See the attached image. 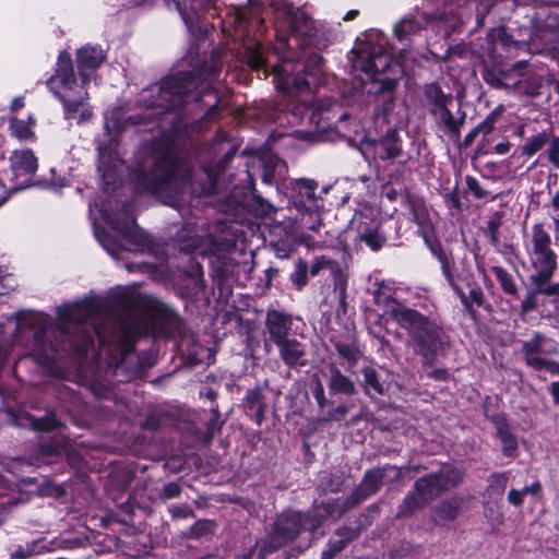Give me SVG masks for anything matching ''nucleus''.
<instances>
[{
    "label": "nucleus",
    "mask_w": 559,
    "mask_h": 559,
    "mask_svg": "<svg viewBox=\"0 0 559 559\" xmlns=\"http://www.w3.org/2000/svg\"><path fill=\"white\" fill-rule=\"evenodd\" d=\"M109 317L107 301L93 297L59 308L56 325L48 316L33 314L21 320L19 328L32 334L28 354L39 364H50L61 353L72 355L81 364L91 354L119 370L133 352L135 341L148 328L142 320L132 318L107 331L105 324Z\"/></svg>",
    "instance_id": "f257e3e1"
},
{
    "label": "nucleus",
    "mask_w": 559,
    "mask_h": 559,
    "mask_svg": "<svg viewBox=\"0 0 559 559\" xmlns=\"http://www.w3.org/2000/svg\"><path fill=\"white\" fill-rule=\"evenodd\" d=\"M223 67L222 53L213 50L202 61H197L191 71L178 72L165 78L160 83L143 88L138 97L139 105L144 109L140 116H123L121 109L114 108L105 114V136L108 141H98V170L104 180L109 182L116 176L120 159L116 153V135L131 124H145L159 119L167 111L185 104L202 102L207 107L217 104V95L213 82Z\"/></svg>",
    "instance_id": "f03ea898"
},
{
    "label": "nucleus",
    "mask_w": 559,
    "mask_h": 559,
    "mask_svg": "<svg viewBox=\"0 0 559 559\" xmlns=\"http://www.w3.org/2000/svg\"><path fill=\"white\" fill-rule=\"evenodd\" d=\"M350 68L355 75L362 81L360 95L366 99L361 105L381 102V108L376 112V121L396 128L394 118L395 107L393 92L396 88V79L386 75L391 71L392 57L381 44L371 40H357L349 57Z\"/></svg>",
    "instance_id": "7ed1b4c3"
},
{
    "label": "nucleus",
    "mask_w": 559,
    "mask_h": 559,
    "mask_svg": "<svg viewBox=\"0 0 559 559\" xmlns=\"http://www.w3.org/2000/svg\"><path fill=\"white\" fill-rule=\"evenodd\" d=\"M134 171L139 189L154 195L176 197L188 175L182 169L177 142L168 138L152 142Z\"/></svg>",
    "instance_id": "20e7f679"
},
{
    "label": "nucleus",
    "mask_w": 559,
    "mask_h": 559,
    "mask_svg": "<svg viewBox=\"0 0 559 559\" xmlns=\"http://www.w3.org/2000/svg\"><path fill=\"white\" fill-rule=\"evenodd\" d=\"M329 516L335 518V510L330 501L317 507L311 516L296 511L283 512L275 520L267 536L258 540L254 548L238 559H265L269 554L293 542L301 532L309 531L312 534Z\"/></svg>",
    "instance_id": "39448f33"
},
{
    "label": "nucleus",
    "mask_w": 559,
    "mask_h": 559,
    "mask_svg": "<svg viewBox=\"0 0 559 559\" xmlns=\"http://www.w3.org/2000/svg\"><path fill=\"white\" fill-rule=\"evenodd\" d=\"M48 88L63 104L67 120L78 119V123L87 121L92 110L86 103L87 92L75 79L71 56L61 51L56 64V73L46 82Z\"/></svg>",
    "instance_id": "423d86ee"
},
{
    "label": "nucleus",
    "mask_w": 559,
    "mask_h": 559,
    "mask_svg": "<svg viewBox=\"0 0 559 559\" xmlns=\"http://www.w3.org/2000/svg\"><path fill=\"white\" fill-rule=\"evenodd\" d=\"M99 212L103 221L115 231V236H110L106 230L97 226H94V234L102 247L111 257L119 259L122 250L153 251L154 243L152 239L135 224L132 216L126 215L123 219H118L106 210H100Z\"/></svg>",
    "instance_id": "0eeeda50"
},
{
    "label": "nucleus",
    "mask_w": 559,
    "mask_h": 559,
    "mask_svg": "<svg viewBox=\"0 0 559 559\" xmlns=\"http://www.w3.org/2000/svg\"><path fill=\"white\" fill-rule=\"evenodd\" d=\"M274 72L286 92L310 93L322 81L323 58L313 52L302 63L284 60L282 64L274 66Z\"/></svg>",
    "instance_id": "6e6552de"
},
{
    "label": "nucleus",
    "mask_w": 559,
    "mask_h": 559,
    "mask_svg": "<svg viewBox=\"0 0 559 559\" xmlns=\"http://www.w3.org/2000/svg\"><path fill=\"white\" fill-rule=\"evenodd\" d=\"M392 316L402 328L408 330L415 349L429 360L440 344L438 329L417 311L401 305L392 309Z\"/></svg>",
    "instance_id": "1a4fd4ad"
},
{
    "label": "nucleus",
    "mask_w": 559,
    "mask_h": 559,
    "mask_svg": "<svg viewBox=\"0 0 559 559\" xmlns=\"http://www.w3.org/2000/svg\"><path fill=\"white\" fill-rule=\"evenodd\" d=\"M290 204L297 214L295 223L309 230L321 225L320 204L316 197L317 183L310 179H296L290 183Z\"/></svg>",
    "instance_id": "9d476101"
},
{
    "label": "nucleus",
    "mask_w": 559,
    "mask_h": 559,
    "mask_svg": "<svg viewBox=\"0 0 559 559\" xmlns=\"http://www.w3.org/2000/svg\"><path fill=\"white\" fill-rule=\"evenodd\" d=\"M525 248L532 270L531 275H540L557 270V253L552 249L549 233L542 224L533 225L526 237Z\"/></svg>",
    "instance_id": "9b49d317"
},
{
    "label": "nucleus",
    "mask_w": 559,
    "mask_h": 559,
    "mask_svg": "<svg viewBox=\"0 0 559 559\" xmlns=\"http://www.w3.org/2000/svg\"><path fill=\"white\" fill-rule=\"evenodd\" d=\"M449 479L442 474H431L416 480L414 490L408 492L399 507L397 516L407 518L423 509L449 488Z\"/></svg>",
    "instance_id": "f8f14e48"
},
{
    "label": "nucleus",
    "mask_w": 559,
    "mask_h": 559,
    "mask_svg": "<svg viewBox=\"0 0 559 559\" xmlns=\"http://www.w3.org/2000/svg\"><path fill=\"white\" fill-rule=\"evenodd\" d=\"M306 110L313 133L321 140L331 139L330 131L341 133L340 124L349 117V112L332 99L318 100L312 107L307 106Z\"/></svg>",
    "instance_id": "ddd939ff"
},
{
    "label": "nucleus",
    "mask_w": 559,
    "mask_h": 559,
    "mask_svg": "<svg viewBox=\"0 0 559 559\" xmlns=\"http://www.w3.org/2000/svg\"><path fill=\"white\" fill-rule=\"evenodd\" d=\"M378 212L371 206H364L356 211L350 226L356 229V240L364 241L371 250L377 251L382 248L386 238L380 233V223L377 219Z\"/></svg>",
    "instance_id": "4468645a"
},
{
    "label": "nucleus",
    "mask_w": 559,
    "mask_h": 559,
    "mask_svg": "<svg viewBox=\"0 0 559 559\" xmlns=\"http://www.w3.org/2000/svg\"><path fill=\"white\" fill-rule=\"evenodd\" d=\"M558 352L557 343L540 332H535L530 340L522 343L521 354L525 364L539 371L540 365L545 361L544 356L554 355Z\"/></svg>",
    "instance_id": "2eb2a0df"
},
{
    "label": "nucleus",
    "mask_w": 559,
    "mask_h": 559,
    "mask_svg": "<svg viewBox=\"0 0 559 559\" xmlns=\"http://www.w3.org/2000/svg\"><path fill=\"white\" fill-rule=\"evenodd\" d=\"M234 241L227 238L218 239L210 234L197 235L189 240L183 239L179 249L187 253L200 254L202 257H223L234 247Z\"/></svg>",
    "instance_id": "dca6fc26"
},
{
    "label": "nucleus",
    "mask_w": 559,
    "mask_h": 559,
    "mask_svg": "<svg viewBox=\"0 0 559 559\" xmlns=\"http://www.w3.org/2000/svg\"><path fill=\"white\" fill-rule=\"evenodd\" d=\"M10 166L15 179L13 190H22L31 186L38 162L33 151L16 150L10 156Z\"/></svg>",
    "instance_id": "f3484780"
},
{
    "label": "nucleus",
    "mask_w": 559,
    "mask_h": 559,
    "mask_svg": "<svg viewBox=\"0 0 559 559\" xmlns=\"http://www.w3.org/2000/svg\"><path fill=\"white\" fill-rule=\"evenodd\" d=\"M215 2L216 0H177L173 3L189 32L193 35H202L205 29L200 24L201 13L215 8Z\"/></svg>",
    "instance_id": "a211bd4d"
},
{
    "label": "nucleus",
    "mask_w": 559,
    "mask_h": 559,
    "mask_svg": "<svg viewBox=\"0 0 559 559\" xmlns=\"http://www.w3.org/2000/svg\"><path fill=\"white\" fill-rule=\"evenodd\" d=\"M382 479L383 472L381 469L368 471L365 474V477L361 480V483L358 485V487L355 489L350 498L345 503H343L342 506H338L337 503H331L335 510V518L340 516L354 504L376 493L380 489Z\"/></svg>",
    "instance_id": "6ab92c4d"
},
{
    "label": "nucleus",
    "mask_w": 559,
    "mask_h": 559,
    "mask_svg": "<svg viewBox=\"0 0 559 559\" xmlns=\"http://www.w3.org/2000/svg\"><path fill=\"white\" fill-rule=\"evenodd\" d=\"M278 14L283 15L284 23L292 32L288 39L284 38L280 40V46L282 48L290 47V40L293 39L294 34L306 35L310 31V19L300 9H295L293 4L284 3L282 9L278 11Z\"/></svg>",
    "instance_id": "aec40b11"
},
{
    "label": "nucleus",
    "mask_w": 559,
    "mask_h": 559,
    "mask_svg": "<svg viewBox=\"0 0 559 559\" xmlns=\"http://www.w3.org/2000/svg\"><path fill=\"white\" fill-rule=\"evenodd\" d=\"M426 96L435 104L433 114L444 124L450 135L454 134V119L449 109L451 96L444 94L437 84L426 87Z\"/></svg>",
    "instance_id": "412c9836"
},
{
    "label": "nucleus",
    "mask_w": 559,
    "mask_h": 559,
    "mask_svg": "<svg viewBox=\"0 0 559 559\" xmlns=\"http://www.w3.org/2000/svg\"><path fill=\"white\" fill-rule=\"evenodd\" d=\"M292 324L293 319L289 314L281 312L275 309L267 310L265 318V326L270 335V340L274 344L288 338V333L292 330Z\"/></svg>",
    "instance_id": "4be33fe9"
},
{
    "label": "nucleus",
    "mask_w": 559,
    "mask_h": 559,
    "mask_svg": "<svg viewBox=\"0 0 559 559\" xmlns=\"http://www.w3.org/2000/svg\"><path fill=\"white\" fill-rule=\"evenodd\" d=\"M105 59L100 48L85 46L78 50L76 64L83 83L91 79L92 73L103 63Z\"/></svg>",
    "instance_id": "5701e85b"
},
{
    "label": "nucleus",
    "mask_w": 559,
    "mask_h": 559,
    "mask_svg": "<svg viewBox=\"0 0 559 559\" xmlns=\"http://www.w3.org/2000/svg\"><path fill=\"white\" fill-rule=\"evenodd\" d=\"M259 163L262 168L261 178L263 183L272 186L277 183L280 179L284 178L286 174V164L273 153H263L259 158Z\"/></svg>",
    "instance_id": "b1692460"
},
{
    "label": "nucleus",
    "mask_w": 559,
    "mask_h": 559,
    "mask_svg": "<svg viewBox=\"0 0 559 559\" xmlns=\"http://www.w3.org/2000/svg\"><path fill=\"white\" fill-rule=\"evenodd\" d=\"M284 364L290 368L305 364L300 360L306 355L305 345L295 338H286L275 344Z\"/></svg>",
    "instance_id": "393cba45"
},
{
    "label": "nucleus",
    "mask_w": 559,
    "mask_h": 559,
    "mask_svg": "<svg viewBox=\"0 0 559 559\" xmlns=\"http://www.w3.org/2000/svg\"><path fill=\"white\" fill-rule=\"evenodd\" d=\"M374 150L381 159L397 157L401 154L402 144L396 128L389 127L385 135L376 142Z\"/></svg>",
    "instance_id": "a878e982"
},
{
    "label": "nucleus",
    "mask_w": 559,
    "mask_h": 559,
    "mask_svg": "<svg viewBox=\"0 0 559 559\" xmlns=\"http://www.w3.org/2000/svg\"><path fill=\"white\" fill-rule=\"evenodd\" d=\"M460 299L469 317L477 322L479 320V309L485 306V298L480 287H468L467 292H460Z\"/></svg>",
    "instance_id": "bb28decb"
},
{
    "label": "nucleus",
    "mask_w": 559,
    "mask_h": 559,
    "mask_svg": "<svg viewBox=\"0 0 559 559\" xmlns=\"http://www.w3.org/2000/svg\"><path fill=\"white\" fill-rule=\"evenodd\" d=\"M428 23V16L423 12L404 16L394 27L396 37L402 40L408 35L416 34Z\"/></svg>",
    "instance_id": "cd10ccee"
},
{
    "label": "nucleus",
    "mask_w": 559,
    "mask_h": 559,
    "mask_svg": "<svg viewBox=\"0 0 559 559\" xmlns=\"http://www.w3.org/2000/svg\"><path fill=\"white\" fill-rule=\"evenodd\" d=\"M555 272H547L540 275H530L531 286H537V292L550 298L552 302L559 304V283L551 281Z\"/></svg>",
    "instance_id": "c85d7f7f"
},
{
    "label": "nucleus",
    "mask_w": 559,
    "mask_h": 559,
    "mask_svg": "<svg viewBox=\"0 0 559 559\" xmlns=\"http://www.w3.org/2000/svg\"><path fill=\"white\" fill-rule=\"evenodd\" d=\"M357 535L356 530L342 527L336 532V537L329 542V547L322 552V559H332L346 544Z\"/></svg>",
    "instance_id": "c756f323"
},
{
    "label": "nucleus",
    "mask_w": 559,
    "mask_h": 559,
    "mask_svg": "<svg viewBox=\"0 0 559 559\" xmlns=\"http://www.w3.org/2000/svg\"><path fill=\"white\" fill-rule=\"evenodd\" d=\"M364 389L367 395L374 397L384 393V382L381 381L380 372L373 367L362 369Z\"/></svg>",
    "instance_id": "7c9ffc66"
},
{
    "label": "nucleus",
    "mask_w": 559,
    "mask_h": 559,
    "mask_svg": "<svg viewBox=\"0 0 559 559\" xmlns=\"http://www.w3.org/2000/svg\"><path fill=\"white\" fill-rule=\"evenodd\" d=\"M329 386L335 393L353 395L356 392L354 382L336 368L331 370Z\"/></svg>",
    "instance_id": "2f4dec72"
},
{
    "label": "nucleus",
    "mask_w": 559,
    "mask_h": 559,
    "mask_svg": "<svg viewBox=\"0 0 559 559\" xmlns=\"http://www.w3.org/2000/svg\"><path fill=\"white\" fill-rule=\"evenodd\" d=\"M492 274L496 276L501 289L504 294L510 296H518L519 289L514 281V276L501 266H492Z\"/></svg>",
    "instance_id": "473e14b6"
},
{
    "label": "nucleus",
    "mask_w": 559,
    "mask_h": 559,
    "mask_svg": "<svg viewBox=\"0 0 559 559\" xmlns=\"http://www.w3.org/2000/svg\"><path fill=\"white\" fill-rule=\"evenodd\" d=\"M550 133L544 130L528 139L522 146V153L526 156H533L548 144Z\"/></svg>",
    "instance_id": "72a5a7b5"
},
{
    "label": "nucleus",
    "mask_w": 559,
    "mask_h": 559,
    "mask_svg": "<svg viewBox=\"0 0 559 559\" xmlns=\"http://www.w3.org/2000/svg\"><path fill=\"white\" fill-rule=\"evenodd\" d=\"M0 497L7 498L5 501L0 503L1 507L13 504L19 501V493L16 492L15 483L2 474H0Z\"/></svg>",
    "instance_id": "f704fd0d"
},
{
    "label": "nucleus",
    "mask_w": 559,
    "mask_h": 559,
    "mask_svg": "<svg viewBox=\"0 0 559 559\" xmlns=\"http://www.w3.org/2000/svg\"><path fill=\"white\" fill-rule=\"evenodd\" d=\"M431 5L433 14L439 20H445L454 13V0H426Z\"/></svg>",
    "instance_id": "c9c22d12"
},
{
    "label": "nucleus",
    "mask_w": 559,
    "mask_h": 559,
    "mask_svg": "<svg viewBox=\"0 0 559 559\" xmlns=\"http://www.w3.org/2000/svg\"><path fill=\"white\" fill-rule=\"evenodd\" d=\"M510 472L493 473L488 477V491L502 496L509 481Z\"/></svg>",
    "instance_id": "e433bc0d"
},
{
    "label": "nucleus",
    "mask_w": 559,
    "mask_h": 559,
    "mask_svg": "<svg viewBox=\"0 0 559 559\" xmlns=\"http://www.w3.org/2000/svg\"><path fill=\"white\" fill-rule=\"evenodd\" d=\"M246 401L248 408L255 413L257 423L260 424L263 419L264 404L262 402V395L259 390H250L247 392Z\"/></svg>",
    "instance_id": "4c0bfd02"
},
{
    "label": "nucleus",
    "mask_w": 559,
    "mask_h": 559,
    "mask_svg": "<svg viewBox=\"0 0 559 559\" xmlns=\"http://www.w3.org/2000/svg\"><path fill=\"white\" fill-rule=\"evenodd\" d=\"M498 116V110H495L484 120V122L480 126L472 129L464 139V146H468L474 141V139L476 138L480 130L484 131V133L490 132L493 129V123L496 122Z\"/></svg>",
    "instance_id": "58836bf2"
},
{
    "label": "nucleus",
    "mask_w": 559,
    "mask_h": 559,
    "mask_svg": "<svg viewBox=\"0 0 559 559\" xmlns=\"http://www.w3.org/2000/svg\"><path fill=\"white\" fill-rule=\"evenodd\" d=\"M308 265L306 261L299 259L295 264V270L290 274V281L298 288L301 289L306 286L308 277Z\"/></svg>",
    "instance_id": "ea45409f"
},
{
    "label": "nucleus",
    "mask_w": 559,
    "mask_h": 559,
    "mask_svg": "<svg viewBox=\"0 0 559 559\" xmlns=\"http://www.w3.org/2000/svg\"><path fill=\"white\" fill-rule=\"evenodd\" d=\"M246 58L249 66L259 71L265 66V58L260 46H251L247 48Z\"/></svg>",
    "instance_id": "a19ab883"
},
{
    "label": "nucleus",
    "mask_w": 559,
    "mask_h": 559,
    "mask_svg": "<svg viewBox=\"0 0 559 559\" xmlns=\"http://www.w3.org/2000/svg\"><path fill=\"white\" fill-rule=\"evenodd\" d=\"M10 129L14 136L20 140H28L34 136L31 124L24 120H12L10 123Z\"/></svg>",
    "instance_id": "79ce46f5"
},
{
    "label": "nucleus",
    "mask_w": 559,
    "mask_h": 559,
    "mask_svg": "<svg viewBox=\"0 0 559 559\" xmlns=\"http://www.w3.org/2000/svg\"><path fill=\"white\" fill-rule=\"evenodd\" d=\"M543 295L540 292H537V286H532V289L527 292L524 299L521 302V313L526 314L537 309L538 307V296Z\"/></svg>",
    "instance_id": "37998d69"
},
{
    "label": "nucleus",
    "mask_w": 559,
    "mask_h": 559,
    "mask_svg": "<svg viewBox=\"0 0 559 559\" xmlns=\"http://www.w3.org/2000/svg\"><path fill=\"white\" fill-rule=\"evenodd\" d=\"M337 353L350 362H356L360 353L354 343H336Z\"/></svg>",
    "instance_id": "c03bdc74"
},
{
    "label": "nucleus",
    "mask_w": 559,
    "mask_h": 559,
    "mask_svg": "<svg viewBox=\"0 0 559 559\" xmlns=\"http://www.w3.org/2000/svg\"><path fill=\"white\" fill-rule=\"evenodd\" d=\"M413 217L415 223L423 229L426 230L430 227V222L426 207L420 202L413 204Z\"/></svg>",
    "instance_id": "a18cd8bd"
},
{
    "label": "nucleus",
    "mask_w": 559,
    "mask_h": 559,
    "mask_svg": "<svg viewBox=\"0 0 559 559\" xmlns=\"http://www.w3.org/2000/svg\"><path fill=\"white\" fill-rule=\"evenodd\" d=\"M548 162L559 169V136H551L545 152Z\"/></svg>",
    "instance_id": "49530a36"
},
{
    "label": "nucleus",
    "mask_w": 559,
    "mask_h": 559,
    "mask_svg": "<svg viewBox=\"0 0 559 559\" xmlns=\"http://www.w3.org/2000/svg\"><path fill=\"white\" fill-rule=\"evenodd\" d=\"M502 443V452L506 456L511 457L518 450V440L513 432H509L506 436L499 438Z\"/></svg>",
    "instance_id": "de8ad7c7"
},
{
    "label": "nucleus",
    "mask_w": 559,
    "mask_h": 559,
    "mask_svg": "<svg viewBox=\"0 0 559 559\" xmlns=\"http://www.w3.org/2000/svg\"><path fill=\"white\" fill-rule=\"evenodd\" d=\"M336 266H337L336 263L334 261L328 259L326 257H324V255L318 257V258H316V260L313 261V263L310 267V274L312 276H316L320 273V271H322L324 269L334 271Z\"/></svg>",
    "instance_id": "09e8293b"
},
{
    "label": "nucleus",
    "mask_w": 559,
    "mask_h": 559,
    "mask_svg": "<svg viewBox=\"0 0 559 559\" xmlns=\"http://www.w3.org/2000/svg\"><path fill=\"white\" fill-rule=\"evenodd\" d=\"M33 426L36 430L49 431L59 426V420L53 414H51L46 417L35 419Z\"/></svg>",
    "instance_id": "8fccbe9b"
},
{
    "label": "nucleus",
    "mask_w": 559,
    "mask_h": 559,
    "mask_svg": "<svg viewBox=\"0 0 559 559\" xmlns=\"http://www.w3.org/2000/svg\"><path fill=\"white\" fill-rule=\"evenodd\" d=\"M253 200L255 204L257 212L262 216H270L271 214H274L276 212V209L273 204L267 202L265 199H263L261 195H258L253 192Z\"/></svg>",
    "instance_id": "3c124183"
},
{
    "label": "nucleus",
    "mask_w": 559,
    "mask_h": 559,
    "mask_svg": "<svg viewBox=\"0 0 559 559\" xmlns=\"http://www.w3.org/2000/svg\"><path fill=\"white\" fill-rule=\"evenodd\" d=\"M466 192L474 194L477 199H484L488 195V192L483 189L477 179L467 176L466 179Z\"/></svg>",
    "instance_id": "603ef678"
},
{
    "label": "nucleus",
    "mask_w": 559,
    "mask_h": 559,
    "mask_svg": "<svg viewBox=\"0 0 559 559\" xmlns=\"http://www.w3.org/2000/svg\"><path fill=\"white\" fill-rule=\"evenodd\" d=\"M349 412V408L345 405L336 406L326 412L325 416L322 417L321 421H330V420H342Z\"/></svg>",
    "instance_id": "864d4df0"
},
{
    "label": "nucleus",
    "mask_w": 559,
    "mask_h": 559,
    "mask_svg": "<svg viewBox=\"0 0 559 559\" xmlns=\"http://www.w3.org/2000/svg\"><path fill=\"white\" fill-rule=\"evenodd\" d=\"M492 423L496 428V435L498 438L511 432L510 425L503 415H497L492 418Z\"/></svg>",
    "instance_id": "5fc2aeb1"
},
{
    "label": "nucleus",
    "mask_w": 559,
    "mask_h": 559,
    "mask_svg": "<svg viewBox=\"0 0 559 559\" xmlns=\"http://www.w3.org/2000/svg\"><path fill=\"white\" fill-rule=\"evenodd\" d=\"M180 492H181L180 485L176 481H170L164 486L163 492H162V498L165 500L173 499V498L178 497L180 495Z\"/></svg>",
    "instance_id": "6e6d98bb"
},
{
    "label": "nucleus",
    "mask_w": 559,
    "mask_h": 559,
    "mask_svg": "<svg viewBox=\"0 0 559 559\" xmlns=\"http://www.w3.org/2000/svg\"><path fill=\"white\" fill-rule=\"evenodd\" d=\"M213 417L207 424V435L212 438L217 431L221 430L223 423L219 421V413L217 408L212 409Z\"/></svg>",
    "instance_id": "4d7b16f0"
},
{
    "label": "nucleus",
    "mask_w": 559,
    "mask_h": 559,
    "mask_svg": "<svg viewBox=\"0 0 559 559\" xmlns=\"http://www.w3.org/2000/svg\"><path fill=\"white\" fill-rule=\"evenodd\" d=\"M485 516L493 526H499L503 523V514L492 507L485 509Z\"/></svg>",
    "instance_id": "13d9d810"
},
{
    "label": "nucleus",
    "mask_w": 559,
    "mask_h": 559,
    "mask_svg": "<svg viewBox=\"0 0 559 559\" xmlns=\"http://www.w3.org/2000/svg\"><path fill=\"white\" fill-rule=\"evenodd\" d=\"M313 396L318 403V406L323 409L326 405H328V400L324 395V389L322 386V384L318 381L316 384H314V388H313Z\"/></svg>",
    "instance_id": "bf43d9fd"
},
{
    "label": "nucleus",
    "mask_w": 559,
    "mask_h": 559,
    "mask_svg": "<svg viewBox=\"0 0 559 559\" xmlns=\"http://www.w3.org/2000/svg\"><path fill=\"white\" fill-rule=\"evenodd\" d=\"M524 493L521 489L512 488L508 493V501L514 507H521L524 501Z\"/></svg>",
    "instance_id": "052dcab7"
},
{
    "label": "nucleus",
    "mask_w": 559,
    "mask_h": 559,
    "mask_svg": "<svg viewBox=\"0 0 559 559\" xmlns=\"http://www.w3.org/2000/svg\"><path fill=\"white\" fill-rule=\"evenodd\" d=\"M437 516L440 520H452L454 518V508L451 503L437 510Z\"/></svg>",
    "instance_id": "680f3d73"
},
{
    "label": "nucleus",
    "mask_w": 559,
    "mask_h": 559,
    "mask_svg": "<svg viewBox=\"0 0 559 559\" xmlns=\"http://www.w3.org/2000/svg\"><path fill=\"white\" fill-rule=\"evenodd\" d=\"M540 370H546L554 376H559V361L545 359L540 365Z\"/></svg>",
    "instance_id": "e2e57ef3"
},
{
    "label": "nucleus",
    "mask_w": 559,
    "mask_h": 559,
    "mask_svg": "<svg viewBox=\"0 0 559 559\" xmlns=\"http://www.w3.org/2000/svg\"><path fill=\"white\" fill-rule=\"evenodd\" d=\"M511 143L509 141H503L493 146V152L496 154L504 155L508 154L511 150Z\"/></svg>",
    "instance_id": "0e129e2a"
},
{
    "label": "nucleus",
    "mask_w": 559,
    "mask_h": 559,
    "mask_svg": "<svg viewBox=\"0 0 559 559\" xmlns=\"http://www.w3.org/2000/svg\"><path fill=\"white\" fill-rule=\"evenodd\" d=\"M438 257L441 262V266H442L444 275L447 276L449 283L453 286V277H452V274L450 271V265H449L448 261L445 260V258L442 254H439Z\"/></svg>",
    "instance_id": "69168bd1"
},
{
    "label": "nucleus",
    "mask_w": 559,
    "mask_h": 559,
    "mask_svg": "<svg viewBox=\"0 0 559 559\" xmlns=\"http://www.w3.org/2000/svg\"><path fill=\"white\" fill-rule=\"evenodd\" d=\"M540 489H542L540 483L534 481L532 485L525 486L521 490L523 491L524 496L526 497L527 495H537L540 491Z\"/></svg>",
    "instance_id": "338daca9"
},
{
    "label": "nucleus",
    "mask_w": 559,
    "mask_h": 559,
    "mask_svg": "<svg viewBox=\"0 0 559 559\" xmlns=\"http://www.w3.org/2000/svg\"><path fill=\"white\" fill-rule=\"evenodd\" d=\"M550 393L556 404H559V381L552 382L550 386Z\"/></svg>",
    "instance_id": "774afa93"
}]
</instances>
